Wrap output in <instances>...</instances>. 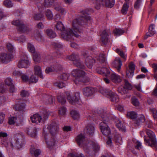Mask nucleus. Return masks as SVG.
Returning a JSON list of instances; mask_svg holds the SVG:
<instances>
[{"mask_svg": "<svg viewBox=\"0 0 157 157\" xmlns=\"http://www.w3.org/2000/svg\"><path fill=\"white\" fill-rule=\"evenodd\" d=\"M92 147L94 151L95 152H98L100 150V147L98 143L90 141L88 142V148L90 151V153L89 154H90L92 152L91 147Z\"/></svg>", "mask_w": 157, "mask_h": 157, "instance_id": "dca6fc26", "label": "nucleus"}, {"mask_svg": "<svg viewBox=\"0 0 157 157\" xmlns=\"http://www.w3.org/2000/svg\"><path fill=\"white\" fill-rule=\"evenodd\" d=\"M47 129L52 136H55L59 132V127L56 121H53L47 125Z\"/></svg>", "mask_w": 157, "mask_h": 157, "instance_id": "9b49d317", "label": "nucleus"}, {"mask_svg": "<svg viewBox=\"0 0 157 157\" xmlns=\"http://www.w3.org/2000/svg\"><path fill=\"white\" fill-rule=\"evenodd\" d=\"M124 31L122 29H116L114 30L113 33L115 35L117 36H120L124 33Z\"/></svg>", "mask_w": 157, "mask_h": 157, "instance_id": "de8ad7c7", "label": "nucleus"}, {"mask_svg": "<svg viewBox=\"0 0 157 157\" xmlns=\"http://www.w3.org/2000/svg\"><path fill=\"white\" fill-rule=\"evenodd\" d=\"M86 65L89 68H92L93 64L95 63V60L91 56H89L85 60Z\"/></svg>", "mask_w": 157, "mask_h": 157, "instance_id": "5701e85b", "label": "nucleus"}, {"mask_svg": "<svg viewBox=\"0 0 157 157\" xmlns=\"http://www.w3.org/2000/svg\"><path fill=\"white\" fill-rule=\"evenodd\" d=\"M14 140L15 143L10 141V145L12 148L15 145L17 148L20 149L25 144L24 136L21 134L17 133L14 135Z\"/></svg>", "mask_w": 157, "mask_h": 157, "instance_id": "39448f33", "label": "nucleus"}, {"mask_svg": "<svg viewBox=\"0 0 157 157\" xmlns=\"http://www.w3.org/2000/svg\"><path fill=\"white\" fill-rule=\"evenodd\" d=\"M93 3L95 8L99 9L101 6H105L108 8L113 6L115 3L114 0H94Z\"/></svg>", "mask_w": 157, "mask_h": 157, "instance_id": "423d86ee", "label": "nucleus"}, {"mask_svg": "<svg viewBox=\"0 0 157 157\" xmlns=\"http://www.w3.org/2000/svg\"><path fill=\"white\" fill-rule=\"evenodd\" d=\"M68 156L69 157H85V156L82 153H80L79 154H75L73 153H70L68 155Z\"/></svg>", "mask_w": 157, "mask_h": 157, "instance_id": "0e129e2a", "label": "nucleus"}, {"mask_svg": "<svg viewBox=\"0 0 157 157\" xmlns=\"http://www.w3.org/2000/svg\"><path fill=\"white\" fill-rule=\"evenodd\" d=\"M91 10H89L87 9L80 11V13L82 15L78 18L74 20L71 29L69 28L65 30V27L62 22H57L56 25V28L57 30L63 31L61 33V37L65 40H69L73 36L76 37H78L82 32L81 29V25L90 19L91 17L89 15V14Z\"/></svg>", "mask_w": 157, "mask_h": 157, "instance_id": "f257e3e1", "label": "nucleus"}, {"mask_svg": "<svg viewBox=\"0 0 157 157\" xmlns=\"http://www.w3.org/2000/svg\"><path fill=\"white\" fill-rule=\"evenodd\" d=\"M41 101L45 104H52L55 101V98L51 95L45 94L43 96Z\"/></svg>", "mask_w": 157, "mask_h": 157, "instance_id": "f3484780", "label": "nucleus"}, {"mask_svg": "<svg viewBox=\"0 0 157 157\" xmlns=\"http://www.w3.org/2000/svg\"><path fill=\"white\" fill-rule=\"evenodd\" d=\"M69 75L67 73H63L60 75L58 77V80H62L63 81H66L68 78Z\"/></svg>", "mask_w": 157, "mask_h": 157, "instance_id": "a19ab883", "label": "nucleus"}, {"mask_svg": "<svg viewBox=\"0 0 157 157\" xmlns=\"http://www.w3.org/2000/svg\"><path fill=\"white\" fill-rule=\"evenodd\" d=\"M68 58L70 60L73 61V64L75 66L81 69L84 68L85 66L80 60L78 54L73 53L69 56Z\"/></svg>", "mask_w": 157, "mask_h": 157, "instance_id": "9d476101", "label": "nucleus"}, {"mask_svg": "<svg viewBox=\"0 0 157 157\" xmlns=\"http://www.w3.org/2000/svg\"><path fill=\"white\" fill-rule=\"evenodd\" d=\"M129 7V4L128 3L126 2L124 4L121 10V12L123 14H126Z\"/></svg>", "mask_w": 157, "mask_h": 157, "instance_id": "4c0bfd02", "label": "nucleus"}, {"mask_svg": "<svg viewBox=\"0 0 157 157\" xmlns=\"http://www.w3.org/2000/svg\"><path fill=\"white\" fill-rule=\"evenodd\" d=\"M66 109L64 107H61L59 110V113L62 115H64L66 113Z\"/></svg>", "mask_w": 157, "mask_h": 157, "instance_id": "052dcab7", "label": "nucleus"}, {"mask_svg": "<svg viewBox=\"0 0 157 157\" xmlns=\"http://www.w3.org/2000/svg\"><path fill=\"white\" fill-rule=\"evenodd\" d=\"M38 80V78L35 75H31L29 78V83H36Z\"/></svg>", "mask_w": 157, "mask_h": 157, "instance_id": "09e8293b", "label": "nucleus"}, {"mask_svg": "<svg viewBox=\"0 0 157 157\" xmlns=\"http://www.w3.org/2000/svg\"><path fill=\"white\" fill-rule=\"evenodd\" d=\"M25 104L24 103H18L15 105L14 108L16 110L23 111L25 107Z\"/></svg>", "mask_w": 157, "mask_h": 157, "instance_id": "72a5a7b5", "label": "nucleus"}, {"mask_svg": "<svg viewBox=\"0 0 157 157\" xmlns=\"http://www.w3.org/2000/svg\"><path fill=\"white\" fill-rule=\"evenodd\" d=\"M6 47L8 50L11 53H13L15 52L14 48L13 46L11 43H7Z\"/></svg>", "mask_w": 157, "mask_h": 157, "instance_id": "58836bf2", "label": "nucleus"}, {"mask_svg": "<svg viewBox=\"0 0 157 157\" xmlns=\"http://www.w3.org/2000/svg\"><path fill=\"white\" fill-rule=\"evenodd\" d=\"M45 15L47 18L49 19H52L53 16L51 10L49 9L46 10L45 12Z\"/></svg>", "mask_w": 157, "mask_h": 157, "instance_id": "5fc2aeb1", "label": "nucleus"}, {"mask_svg": "<svg viewBox=\"0 0 157 157\" xmlns=\"http://www.w3.org/2000/svg\"><path fill=\"white\" fill-rule=\"evenodd\" d=\"M76 140L79 146L83 147L84 150L85 152L87 154L90 153V151L88 148V142L90 141L86 140L85 136L82 134L78 135L76 137Z\"/></svg>", "mask_w": 157, "mask_h": 157, "instance_id": "0eeeda50", "label": "nucleus"}, {"mask_svg": "<svg viewBox=\"0 0 157 157\" xmlns=\"http://www.w3.org/2000/svg\"><path fill=\"white\" fill-rule=\"evenodd\" d=\"M30 153L36 157L38 156L40 153L41 151L39 149H36L33 146H31L30 148Z\"/></svg>", "mask_w": 157, "mask_h": 157, "instance_id": "473e14b6", "label": "nucleus"}, {"mask_svg": "<svg viewBox=\"0 0 157 157\" xmlns=\"http://www.w3.org/2000/svg\"><path fill=\"white\" fill-rule=\"evenodd\" d=\"M28 48L29 51L32 53H34L35 51V48L34 46L30 43H28Z\"/></svg>", "mask_w": 157, "mask_h": 157, "instance_id": "6e6d98bb", "label": "nucleus"}, {"mask_svg": "<svg viewBox=\"0 0 157 157\" xmlns=\"http://www.w3.org/2000/svg\"><path fill=\"white\" fill-rule=\"evenodd\" d=\"M25 132L32 137L35 138L36 136V129L35 127H29L26 128L25 130Z\"/></svg>", "mask_w": 157, "mask_h": 157, "instance_id": "412c9836", "label": "nucleus"}, {"mask_svg": "<svg viewBox=\"0 0 157 157\" xmlns=\"http://www.w3.org/2000/svg\"><path fill=\"white\" fill-rule=\"evenodd\" d=\"M113 140L117 145L121 144L122 143V137L121 135L118 134L116 133L114 135Z\"/></svg>", "mask_w": 157, "mask_h": 157, "instance_id": "7c9ffc66", "label": "nucleus"}, {"mask_svg": "<svg viewBox=\"0 0 157 157\" xmlns=\"http://www.w3.org/2000/svg\"><path fill=\"white\" fill-rule=\"evenodd\" d=\"M124 87H125L127 90H131L132 89V86L131 84L126 79L124 80Z\"/></svg>", "mask_w": 157, "mask_h": 157, "instance_id": "603ef678", "label": "nucleus"}, {"mask_svg": "<svg viewBox=\"0 0 157 157\" xmlns=\"http://www.w3.org/2000/svg\"><path fill=\"white\" fill-rule=\"evenodd\" d=\"M122 65L121 61L120 59H116L112 63L113 66L116 68L118 71H120Z\"/></svg>", "mask_w": 157, "mask_h": 157, "instance_id": "b1692460", "label": "nucleus"}, {"mask_svg": "<svg viewBox=\"0 0 157 157\" xmlns=\"http://www.w3.org/2000/svg\"><path fill=\"white\" fill-rule=\"evenodd\" d=\"M54 0H44L43 4H41V6H38L39 10H41L46 8H48L51 7L53 3Z\"/></svg>", "mask_w": 157, "mask_h": 157, "instance_id": "6ab92c4d", "label": "nucleus"}, {"mask_svg": "<svg viewBox=\"0 0 157 157\" xmlns=\"http://www.w3.org/2000/svg\"><path fill=\"white\" fill-rule=\"evenodd\" d=\"M50 113L48 111L45 110L41 115L38 114L34 115L31 117V119L33 123H38L47 119Z\"/></svg>", "mask_w": 157, "mask_h": 157, "instance_id": "6e6552de", "label": "nucleus"}, {"mask_svg": "<svg viewBox=\"0 0 157 157\" xmlns=\"http://www.w3.org/2000/svg\"><path fill=\"white\" fill-rule=\"evenodd\" d=\"M112 102L117 103L119 101V98L118 95L115 93L111 91L110 94L108 96Z\"/></svg>", "mask_w": 157, "mask_h": 157, "instance_id": "a878e982", "label": "nucleus"}, {"mask_svg": "<svg viewBox=\"0 0 157 157\" xmlns=\"http://www.w3.org/2000/svg\"><path fill=\"white\" fill-rule=\"evenodd\" d=\"M46 34L51 38H53L56 36V33L52 29H48L45 30Z\"/></svg>", "mask_w": 157, "mask_h": 157, "instance_id": "c756f323", "label": "nucleus"}, {"mask_svg": "<svg viewBox=\"0 0 157 157\" xmlns=\"http://www.w3.org/2000/svg\"><path fill=\"white\" fill-rule=\"evenodd\" d=\"M116 52L123 59L125 60L126 59V56L122 51H121L118 48L116 50Z\"/></svg>", "mask_w": 157, "mask_h": 157, "instance_id": "13d9d810", "label": "nucleus"}, {"mask_svg": "<svg viewBox=\"0 0 157 157\" xmlns=\"http://www.w3.org/2000/svg\"><path fill=\"white\" fill-rule=\"evenodd\" d=\"M145 121V119L144 115H140L138 117V120L135 121V126H136L140 125L141 123L144 122Z\"/></svg>", "mask_w": 157, "mask_h": 157, "instance_id": "2f4dec72", "label": "nucleus"}, {"mask_svg": "<svg viewBox=\"0 0 157 157\" xmlns=\"http://www.w3.org/2000/svg\"><path fill=\"white\" fill-rule=\"evenodd\" d=\"M71 114L72 117L74 119L77 120L79 118V115L75 110H72L71 112Z\"/></svg>", "mask_w": 157, "mask_h": 157, "instance_id": "a18cd8bd", "label": "nucleus"}, {"mask_svg": "<svg viewBox=\"0 0 157 157\" xmlns=\"http://www.w3.org/2000/svg\"><path fill=\"white\" fill-rule=\"evenodd\" d=\"M155 25L151 24L149 27L148 32L146 33V35L144 37V39H146L148 37L152 36L156 33L155 31L154 30Z\"/></svg>", "mask_w": 157, "mask_h": 157, "instance_id": "4be33fe9", "label": "nucleus"}, {"mask_svg": "<svg viewBox=\"0 0 157 157\" xmlns=\"http://www.w3.org/2000/svg\"><path fill=\"white\" fill-rule=\"evenodd\" d=\"M131 101L132 104L135 106H137L139 105L138 99L135 97H133L131 98Z\"/></svg>", "mask_w": 157, "mask_h": 157, "instance_id": "680f3d73", "label": "nucleus"}, {"mask_svg": "<svg viewBox=\"0 0 157 157\" xmlns=\"http://www.w3.org/2000/svg\"><path fill=\"white\" fill-rule=\"evenodd\" d=\"M127 116L128 117L132 119H134L137 117V114L133 111L127 113Z\"/></svg>", "mask_w": 157, "mask_h": 157, "instance_id": "79ce46f5", "label": "nucleus"}, {"mask_svg": "<svg viewBox=\"0 0 157 157\" xmlns=\"http://www.w3.org/2000/svg\"><path fill=\"white\" fill-rule=\"evenodd\" d=\"M33 59L35 63H39L40 60V54L38 53H36L33 55Z\"/></svg>", "mask_w": 157, "mask_h": 157, "instance_id": "49530a36", "label": "nucleus"}, {"mask_svg": "<svg viewBox=\"0 0 157 157\" xmlns=\"http://www.w3.org/2000/svg\"><path fill=\"white\" fill-rule=\"evenodd\" d=\"M109 35L105 30H104L101 35V44L103 46L107 45L108 42Z\"/></svg>", "mask_w": 157, "mask_h": 157, "instance_id": "aec40b11", "label": "nucleus"}, {"mask_svg": "<svg viewBox=\"0 0 157 157\" xmlns=\"http://www.w3.org/2000/svg\"><path fill=\"white\" fill-rule=\"evenodd\" d=\"M5 82L8 86H10L13 84L12 80L10 78H7L5 80Z\"/></svg>", "mask_w": 157, "mask_h": 157, "instance_id": "338daca9", "label": "nucleus"}, {"mask_svg": "<svg viewBox=\"0 0 157 157\" xmlns=\"http://www.w3.org/2000/svg\"><path fill=\"white\" fill-rule=\"evenodd\" d=\"M146 133L148 136L149 139H147L144 137V140L146 144L157 150V142L155 139V136L154 132L150 130L146 131Z\"/></svg>", "mask_w": 157, "mask_h": 157, "instance_id": "20e7f679", "label": "nucleus"}, {"mask_svg": "<svg viewBox=\"0 0 157 157\" xmlns=\"http://www.w3.org/2000/svg\"><path fill=\"white\" fill-rule=\"evenodd\" d=\"M134 73L130 70H127L126 71V75L128 78H132L134 75Z\"/></svg>", "mask_w": 157, "mask_h": 157, "instance_id": "774afa93", "label": "nucleus"}, {"mask_svg": "<svg viewBox=\"0 0 157 157\" xmlns=\"http://www.w3.org/2000/svg\"><path fill=\"white\" fill-rule=\"evenodd\" d=\"M12 54L3 53L0 54V63H7L10 62L13 58Z\"/></svg>", "mask_w": 157, "mask_h": 157, "instance_id": "2eb2a0df", "label": "nucleus"}, {"mask_svg": "<svg viewBox=\"0 0 157 157\" xmlns=\"http://www.w3.org/2000/svg\"><path fill=\"white\" fill-rule=\"evenodd\" d=\"M57 98L58 101L63 104L66 102V100L63 94H59L57 97Z\"/></svg>", "mask_w": 157, "mask_h": 157, "instance_id": "c9c22d12", "label": "nucleus"}, {"mask_svg": "<svg viewBox=\"0 0 157 157\" xmlns=\"http://www.w3.org/2000/svg\"><path fill=\"white\" fill-rule=\"evenodd\" d=\"M54 85L59 88H62L66 86V84L64 82L59 81H56L54 83Z\"/></svg>", "mask_w": 157, "mask_h": 157, "instance_id": "8fccbe9b", "label": "nucleus"}, {"mask_svg": "<svg viewBox=\"0 0 157 157\" xmlns=\"http://www.w3.org/2000/svg\"><path fill=\"white\" fill-rule=\"evenodd\" d=\"M99 91L100 93L107 97L109 96L111 91L109 90H107L103 88H100Z\"/></svg>", "mask_w": 157, "mask_h": 157, "instance_id": "f704fd0d", "label": "nucleus"}, {"mask_svg": "<svg viewBox=\"0 0 157 157\" xmlns=\"http://www.w3.org/2000/svg\"><path fill=\"white\" fill-rule=\"evenodd\" d=\"M33 17L36 20H41L44 18V14L40 13L34 14Z\"/></svg>", "mask_w": 157, "mask_h": 157, "instance_id": "e433bc0d", "label": "nucleus"}, {"mask_svg": "<svg viewBox=\"0 0 157 157\" xmlns=\"http://www.w3.org/2000/svg\"><path fill=\"white\" fill-rule=\"evenodd\" d=\"M67 100L70 103L72 104H76L79 105L81 104L82 102L80 99V94L79 92L75 93L72 97L71 96L70 94L69 93H67Z\"/></svg>", "mask_w": 157, "mask_h": 157, "instance_id": "f8f14e48", "label": "nucleus"}, {"mask_svg": "<svg viewBox=\"0 0 157 157\" xmlns=\"http://www.w3.org/2000/svg\"><path fill=\"white\" fill-rule=\"evenodd\" d=\"M44 135L48 147L49 149L52 148L57 144L58 142L55 136H52L51 137L48 138V134H44Z\"/></svg>", "mask_w": 157, "mask_h": 157, "instance_id": "ddd939ff", "label": "nucleus"}, {"mask_svg": "<svg viewBox=\"0 0 157 157\" xmlns=\"http://www.w3.org/2000/svg\"><path fill=\"white\" fill-rule=\"evenodd\" d=\"M35 74L37 75L40 78H43V75L42 73V71L40 67L38 66H35L34 67Z\"/></svg>", "mask_w": 157, "mask_h": 157, "instance_id": "c85d7f7f", "label": "nucleus"}, {"mask_svg": "<svg viewBox=\"0 0 157 157\" xmlns=\"http://www.w3.org/2000/svg\"><path fill=\"white\" fill-rule=\"evenodd\" d=\"M5 6L8 8L12 7L13 5V4L10 0H6L3 2Z\"/></svg>", "mask_w": 157, "mask_h": 157, "instance_id": "864d4df0", "label": "nucleus"}, {"mask_svg": "<svg viewBox=\"0 0 157 157\" xmlns=\"http://www.w3.org/2000/svg\"><path fill=\"white\" fill-rule=\"evenodd\" d=\"M97 60L101 63H104L106 60L105 56L103 54H100L97 58Z\"/></svg>", "mask_w": 157, "mask_h": 157, "instance_id": "c03bdc74", "label": "nucleus"}, {"mask_svg": "<svg viewBox=\"0 0 157 157\" xmlns=\"http://www.w3.org/2000/svg\"><path fill=\"white\" fill-rule=\"evenodd\" d=\"M53 68L52 66L47 67L45 70L46 73L48 74L50 72L54 71V69Z\"/></svg>", "mask_w": 157, "mask_h": 157, "instance_id": "69168bd1", "label": "nucleus"}, {"mask_svg": "<svg viewBox=\"0 0 157 157\" xmlns=\"http://www.w3.org/2000/svg\"><path fill=\"white\" fill-rule=\"evenodd\" d=\"M99 73L105 76L109 75L110 73L109 70L106 67H103L101 68Z\"/></svg>", "mask_w": 157, "mask_h": 157, "instance_id": "ea45409f", "label": "nucleus"}, {"mask_svg": "<svg viewBox=\"0 0 157 157\" xmlns=\"http://www.w3.org/2000/svg\"><path fill=\"white\" fill-rule=\"evenodd\" d=\"M118 92L122 94H126L128 92V90L126 89L125 87L122 86L119 87L118 89Z\"/></svg>", "mask_w": 157, "mask_h": 157, "instance_id": "3c124183", "label": "nucleus"}, {"mask_svg": "<svg viewBox=\"0 0 157 157\" xmlns=\"http://www.w3.org/2000/svg\"><path fill=\"white\" fill-rule=\"evenodd\" d=\"M52 66L53 67H54L53 68L54 69V71L57 72L58 71H60L62 69L61 66L58 64H55Z\"/></svg>", "mask_w": 157, "mask_h": 157, "instance_id": "bf43d9fd", "label": "nucleus"}, {"mask_svg": "<svg viewBox=\"0 0 157 157\" xmlns=\"http://www.w3.org/2000/svg\"><path fill=\"white\" fill-rule=\"evenodd\" d=\"M71 74L75 78L74 82L77 85L79 82H86L89 81V79L85 76L86 73L82 70H74L72 71Z\"/></svg>", "mask_w": 157, "mask_h": 157, "instance_id": "7ed1b4c3", "label": "nucleus"}, {"mask_svg": "<svg viewBox=\"0 0 157 157\" xmlns=\"http://www.w3.org/2000/svg\"><path fill=\"white\" fill-rule=\"evenodd\" d=\"M21 78L22 81L24 82H29V78L28 76L25 74H22L21 75Z\"/></svg>", "mask_w": 157, "mask_h": 157, "instance_id": "e2e57ef3", "label": "nucleus"}, {"mask_svg": "<svg viewBox=\"0 0 157 157\" xmlns=\"http://www.w3.org/2000/svg\"><path fill=\"white\" fill-rule=\"evenodd\" d=\"M29 65L30 63L27 56L25 55L21 56L20 60L18 63V67L19 68H26Z\"/></svg>", "mask_w": 157, "mask_h": 157, "instance_id": "4468645a", "label": "nucleus"}, {"mask_svg": "<svg viewBox=\"0 0 157 157\" xmlns=\"http://www.w3.org/2000/svg\"><path fill=\"white\" fill-rule=\"evenodd\" d=\"M54 8L56 10L60 11L62 14L65 12V10L58 3H56L54 5Z\"/></svg>", "mask_w": 157, "mask_h": 157, "instance_id": "37998d69", "label": "nucleus"}, {"mask_svg": "<svg viewBox=\"0 0 157 157\" xmlns=\"http://www.w3.org/2000/svg\"><path fill=\"white\" fill-rule=\"evenodd\" d=\"M12 23L17 26V30L20 32L28 33L31 31V29L28 28L19 20H14L12 22Z\"/></svg>", "mask_w": 157, "mask_h": 157, "instance_id": "1a4fd4ad", "label": "nucleus"}, {"mask_svg": "<svg viewBox=\"0 0 157 157\" xmlns=\"http://www.w3.org/2000/svg\"><path fill=\"white\" fill-rule=\"evenodd\" d=\"M98 114L100 115L102 119V122L100 124V128L102 133L104 135L108 136L111 133L110 128L107 125V122L109 120V117L106 113L101 114L99 111H97Z\"/></svg>", "mask_w": 157, "mask_h": 157, "instance_id": "f03ea898", "label": "nucleus"}, {"mask_svg": "<svg viewBox=\"0 0 157 157\" xmlns=\"http://www.w3.org/2000/svg\"><path fill=\"white\" fill-rule=\"evenodd\" d=\"M17 118L16 117H13L9 118L8 123L9 124H13L16 122Z\"/></svg>", "mask_w": 157, "mask_h": 157, "instance_id": "4d7b16f0", "label": "nucleus"}, {"mask_svg": "<svg viewBox=\"0 0 157 157\" xmlns=\"http://www.w3.org/2000/svg\"><path fill=\"white\" fill-rule=\"evenodd\" d=\"M116 126L119 130L122 132H124L126 131V128L121 121L119 120H116L115 121Z\"/></svg>", "mask_w": 157, "mask_h": 157, "instance_id": "393cba45", "label": "nucleus"}, {"mask_svg": "<svg viewBox=\"0 0 157 157\" xmlns=\"http://www.w3.org/2000/svg\"><path fill=\"white\" fill-rule=\"evenodd\" d=\"M83 94L85 96L89 97L92 96L94 92V89L91 87H86L82 89Z\"/></svg>", "mask_w": 157, "mask_h": 157, "instance_id": "a211bd4d", "label": "nucleus"}, {"mask_svg": "<svg viewBox=\"0 0 157 157\" xmlns=\"http://www.w3.org/2000/svg\"><path fill=\"white\" fill-rule=\"evenodd\" d=\"M86 133L89 135H93L94 131V126L92 124L88 125L85 129Z\"/></svg>", "mask_w": 157, "mask_h": 157, "instance_id": "cd10ccee", "label": "nucleus"}, {"mask_svg": "<svg viewBox=\"0 0 157 157\" xmlns=\"http://www.w3.org/2000/svg\"><path fill=\"white\" fill-rule=\"evenodd\" d=\"M110 78L113 82L116 83H119L121 81V78L120 76L115 74H111Z\"/></svg>", "mask_w": 157, "mask_h": 157, "instance_id": "bb28decb", "label": "nucleus"}]
</instances>
